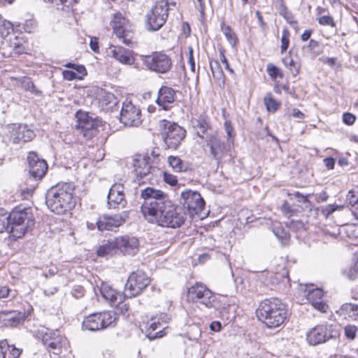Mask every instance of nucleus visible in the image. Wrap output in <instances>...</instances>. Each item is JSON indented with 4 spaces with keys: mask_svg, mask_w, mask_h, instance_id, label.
Segmentation results:
<instances>
[{
    "mask_svg": "<svg viewBox=\"0 0 358 358\" xmlns=\"http://www.w3.org/2000/svg\"><path fill=\"white\" fill-rule=\"evenodd\" d=\"M141 196L144 200L141 211L148 222L176 229L186 220L184 210L174 204L163 191L148 187L141 191Z\"/></svg>",
    "mask_w": 358,
    "mask_h": 358,
    "instance_id": "nucleus-1",
    "label": "nucleus"
},
{
    "mask_svg": "<svg viewBox=\"0 0 358 358\" xmlns=\"http://www.w3.org/2000/svg\"><path fill=\"white\" fill-rule=\"evenodd\" d=\"M73 182H60L50 188L45 196V203L53 213L62 215L71 210L76 203Z\"/></svg>",
    "mask_w": 358,
    "mask_h": 358,
    "instance_id": "nucleus-2",
    "label": "nucleus"
},
{
    "mask_svg": "<svg viewBox=\"0 0 358 358\" xmlns=\"http://www.w3.org/2000/svg\"><path fill=\"white\" fill-rule=\"evenodd\" d=\"M287 310L282 301L275 297L261 301L257 309V316L268 328H275L284 323Z\"/></svg>",
    "mask_w": 358,
    "mask_h": 358,
    "instance_id": "nucleus-3",
    "label": "nucleus"
},
{
    "mask_svg": "<svg viewBox=\"0 0 358 358\" xmlns=\"http://www.w3.org/2000/svg\"><path fill=\"white\" fill-rule=\"evenodd\" d=\"M187 298L193 302L199 303L207 308L224 309L227 303H222L210 289L201 282H196L187 290Z\"/></svg>",
    "mask_w": 358,
    "mask_h": 358,
    "instance_id": "nucleus-4",
    "label": "nucleus"
},
{
    "mask_svg": "<svg viewBox=\"0 0 358 358\" xmlns=\"http://www.w3.org/2000/svg\"><path fill=\"white\" fill-rule=\"evenodd\" d=\"M34 225V217L30 208H15L9 214L10 234L20 238Z\"/></svg>",
    "mask_w": 358,
    "mask_h": 358,
    "instance_id": "nucleus-5",
    "label": "nucleus"
},
{
    "mask_svg": "<svg viewBox=\"0 0 358 358\" xmlns=\"http://www.w3.org/2000/svg\"><path fill=\"white\" fill-rule=\"evenodd\" d=\"M162 139L169 149L176 150L186 135L184 128L176 122L162 120L159 122Z\"/></svg>",
    "mask_w": 358,
    "mask_h": 358,
    "instance_id": "nucleus-6",
    "label": "nucleus"
},
{
    "mask_svg": "<svg viewBox=\"0 0 358 358\" xmlns=\"http://www.w3.org/2000/svg\"><path fill=\"white\" fill-rule=\"evenodd\" d=\"M117 320V315L110 311L94 313L85 317L83 321V329L91 331H99L115 327Z\"/></svg>",
    "mask_w": 358,
    "mask_h": 358,
    "instance_id": "nucleus-7",
    "label": "nucleus"
},
{
    "mask_svg": "<svg viewBox=\"0 0 358 358\" xmlns=\"http://www.w3.org/2000/svg\"><path fill=\"white\" fill-rule=\"evenodd\" d=\"M141 62L146 69L160 74L167 73L173 66L171 57L163 51H156L148 55H142Z\"/></svg>",
    "mask_w": 358,
    "mask_h": 358,
    "instance_id": "nucleus-8",
    "label": "nucleus"
},
{
    "mask_svg": "<svg viewBox=\"0 0 358 358\" xmlns=\"http://www.w3.org/2000/svg\"><path fill=\"white\" fill-rule=\"evenodd\" d=\"M338 336L335 326L327 322L317 324L306 333V340L310 345L322 344Z\"/></svg>",
    "mask_w": 358,
    "mask_h": 358,
    "instance_id": "nucleus-9",
    "label": "nucleus"
},
{
    "mask_svg": "<svg viewBox=\"0 0 358 358\" xmlns=\"http://www.w3.org/2000/svg\"><path fill=\"white\" fill-rule=\"evenodd\" d=\"M169 1L160 0L156 2L152 10L147 14L148 29L157 31L165 24L169 15Z\"/></svg>",
    "mask_w": 358,
    "mask_h": 358,
    "instance_id": "nucleus-10",
    "label": "nucleus"
},
{
    "mask_svg": "<svg viewBox=\"0 0 358 358\" xmlns=\"http://www.w3.org/2000/svg\"><path fill=\"white\" fill-rule=\"evenodd\" d=\"M150 283V279L144 271L137 270L132 272L125 284V296L132 298L139 295Z\"/></svg>",
    "mask_w": 358,
    "mask_h": 358,
    "instance_id": "nucleus-11",
    "label": "nucleus"
},
{
    "mask_svg": "<svg viewBox=\"0 0 358 358\" xmlns=\"http://www.w3.org/2000/svg\"><path fill=\"white\" fill-rule=\"evenodd\" d=\"M42 342L50 353L59 355L68 344L66 338L58 330L48 328L41 331Z\"/></svg>",
    "mask_w": 358,
    "mask_h": 358,
    "instance_id": "nucleus-12",
    "label": "nucleus"
},
{
    "mask_svg": "<svg viewBox=\"0 0 358 358\" xmlns=\"http://www.w3.org/2000/svg\"><path fill=\"white\" fill-rule=\"evenodd\" d=\"M179 201L191 216L200 213L205 206V201L200 193L189 189L181 192Z\"/></svg>",
    "mask_w": 358,
    "mask_h": 358,
    "instance_id": "nucleus-13",
    "label": "nucleus"
},
{
    "mask_svg": "<svg viewBox=\"0 0 358 358\" xmlns=\"http://www.w3.org/2000/svg\"><path fill=\"white\" fill-rule=\"evenodd\" d=\"M120 120L125 126L138 127L142 122L141 111L131 101L126 100L122 103Z\"/></svg>",
    "mask_w": 358,
    "mask_h": 358,
    "instance_id": "nucleus-14",
    "label": "nucleus"
},
{
    "mask_svg": "<svg viewBox=\"0 0 358 358\" xmlns=\"http://www.w3.org/2000/svg\"><path fill=\"white\" fill-rule=\"evenodd\" d=\"M206 142L207 146L210 148V155L218 164L227 152L233 147L228 146V143L222 141L217 133L207 135Z\"/></svg>",
    "mask_w": 358,
    "mask_h": 358,
    "instance_id": "nucleus-15",
    "label": "nucleus"
},
{
    "mask_svg": "<svg viewBox=\"0 0 358 358\" xmlns=\"http://www.w3.org/2000/svg\"><path fill=\"white\" fill-rule=\"evenodd\" d=\"M301 289L304 292L307 301L321 313H326L328 305L323 300L324 292L322 289L314 287L313 285H301Z\"/></svg>",
    "mask_w": 358,
    "mask_h": 358,
    "instance_id": "nucleus-16",
    "label": "nucleus"
},
{
    "mask_svg": "<svg viewBox=\"0 0 358 358\" xmlns=\"http://www.w3.org/2000/svg\"><path fill=\"white\" fill-rule=\"evenodd\" d=\"M114 34L123 42L129 45L131 43L128 38L130 36V25L129 21L120 13L114 15L113 19L110 22Z\"/></svg>",
    "mask_w": 358,
    "mask_h": 358,
    "instance_id": "nucleus-17",
    "label": "nucleus"
},
{
    "mask_svg": "<svg viewBox=\"0 0 358 358\" xmlns=\"http://www.w3.org/2000/svg\"><path fill=\"white\" fill-rule=\"evenodd\" d=\"M78 129L85 138H90L96 134L98 121L90 117L86 113L79 112L77 113Z\"/></svg>",
    "mask_w": 358,
    "mask_h": 358,
    "instance_id": "nucleus-18",
    "label": "nucleus"
},
{
    "mask_svg": "<svg viewBox=\"0 0 358 358\" xmlns=\"http://www.w3.org/2000/svg\"><path fill=\"white\" fill-rule=\"evenodd\" d=\"M29 171L35 179H41L48 170V164L44 159H40L34 152H30L27 156Z\"/></svg>",
    "mask_w": 358,
    "mask_h": 358,
    "instance_id": "nucleus-19",
    "label": "nucleus"
},
{
    "mask_svg": "<svg viewBox=\"0 0 358 358\" xmlns=\"http://www.w3.org/2000/svg\"><path fill=\"white\" fill-rule=\"evenodd\" d=\"M117 250L124 255L134 256L139 250V240L129 235L117 237Z\"/></svg>",
    "mask_w": 358,
    "mask_h": 358,
    "instance_id": "nucleus-20",
    "label": "nucleus"
},
{
    "mask_svg": "<svg viewBox=\"0 0 358 358\" xmlns=\"http://www.w3.org/2000/svg\"><path fill=\"white\" fill-rule=\"evenodd\" d=\"M124 189V186L120 183H115L110 187L107 196L109 208H124L126 206Z\"/></svg>",
    "mask_w": 358,
    "mask_h": 358,
    "instance_id": "nucleus-21",
    "label": "nucleus"
},
{
    "mask_svg": "<svg viewBox=\"0 0 358 358\" xmlns=\"http://www.w3.org/2000/svg\"><path fill=\"white\" fill-rule=\"evenodd\" d=\"M9 140L13 143H22L31 141L35 137L34 131L27 125H15L9 127Z\"/></svg>",
    "mask_w": 358,
    "mask_h": 358,
    "instance_id": "nucleus-22",
    "label": "nucleus"
},
{
    "mask_svg": "<svg viewBox=\"0 0 358 358\" xmlns=\"http://www.w3.org/2000/svg\"><path fill=\"white\" fill-rule=\"evenodd\" d=\"M98 289L102 297L113 307H118L126 297L124 293L122 294L117 291L106 282H102Z\"/></svg>",
    "mask_w": 358,
    "mask_h": 358,
    "instance_id": "nucleus-23",
    "label": "nucleus"
},
{
    "mask_svg": "<svg viewBox=\"0 0 358 358\" xmlns=\"http://www.w3.org/2000/svg\"><path fill=\"white\" fill-rule=\"evenodd\" d=\"M125 222V215L123 214H115L113 216H100L96 221L97 228L100 231L114 230Z\"/></svg>",
    "mask_w": 358,
    "mask_h": 358,
    "instance_id": "nucleus-24",
    "label": "nucleus"
},
{
    "mask_svg": "<svg viewBox=\"0 0 358 358\" xmlns=\"http://www.w3.org/2000/svg\"><path fill=\"white\" fill-rule=\"evenodd\" d=\"M108 56L115 59L123 64L132 65L134 58L132 51L120 46H111L107 51Z\"/></svg>",
    "mask_w": 358,
    "mask_h": 358,
    "instance_id": "nucleus-25",
    "label": "nucleus"
},
{
    "mask_svg": "<svg viewBox=\"0 0 358 358\" xmlns=\"http://www.w3.org/2000/svg\"><path fill=\"white\" fill-rule=\"evenodd\" d=\"M176 100V91L167 86H162L159 92L156 100L157 104L163 110H167Z\"/></svg>",
    "mask_w": 358,
    "mask_h": 358,
    "instance_id": "nucleus-26",
    "label": "nucleus"
},
{
    "mask_svg": "<svg viewBox=\"0 0 358 358\" xmlns=\"http://www.w3.org/2000/svg\"><path fill=\"white\" fill-rule=\"evenodd\" d=\"M149 157L143 155H136L133 158V166L134 172L138 177L143 178L148 175L150 171L151 166L149 164Z\"/></svg>",
    "mask_w": 358,
    "mask_h": 358,
    "instance_id": "nucleus-27",
    "label": "nucleus"
},
{
    "mask_svg": "<svg viewBox=\"0 0 358 358\" xmlns=\"http://www.w3.org/2000/svg\"><path fill=\"white\" fill-rule=\"evenodd\" d=\"M22 320L21 313L16 310L1 311L0 322L7 327H17Z\"/></svg>",
    "mask_w": 358,
    "mask_h": 358,
    "instance_id": "nucleus-28",
    "label": "nucleus"
},
{
    "mask_svg": "<svg viewBox=\"0 0 358 358\" xmlns=\"http://www.w3.org/2000/svg\"><path fill=\"white\" fill-rule=\"evenodd\" d=\"M192 124L197 135L202 138H204V134L210 129L209 117L205 114H201L197 118L194 119Z\"/></svg>",
    "mask_w": 358,
    "mask_h": 358,
    "instance_id": "nucleus-29",
    "label": "nucleus"
},
{
    "mask_svg": "<svg viewBox=\"0 0 358 358\" xmlns=\"http://www.w3.org/2000/svg\"><path fill=\"white\" fill-rule=\"evenodd\" d=\"M0 351L3 358H18L22 352L13 345H9L6 339L0 341Z\"/></svg>",
    "mask_w": 358,
    "mask_h": 358,
    "instance_id": "nucleus-30",
    "label": "nucleus"
},
{
    "mask_svg": "<svg viewBox=\"0 0 358 358\" xmlns=\"http://www.w3.org/2000/svg\"><path fill=\"white\" fill-rule=\"evenodd\" d=\"M99 103L103 109L112 110L117 103V99L115 96L109 92L101 91L100 94Z\"/></svg>",
    "mask_w": 358,
    "mask_h": 358,
    "instance_id": "nucleus-31",
    "label": "nucleus"
},
{
    "mask_svg": "<svg viewBox=\"0 0 358 358\" xmlns=\"http://www.w3.org/2000/svg\"><path fill=\"white\" fill-rule=\"evenodd\" d=\"M302 52L304 57L314 59L322 52V50L319 43L311 39L308 45L303 46Z\"/></svg>",
    "mask_w": 358,
    "mask_h": 358,
    "instance_id": "nucleus-32",
    "label": "nucleus"
},
{
    "mask_svg": "<svg viewBox=\"0 0 358 358\" xmlns=\"http://www.w3.org/2000/svg\"><path fill=\"white\" fill-rule=\"evenodd\" d=\"M167 162L169 165L175 172H184L186 171L188 169L187 164L184 162L180 157L177 156H169L168 157Z\"/></svg>",
    "mask_w": 358,
    "mask_h": 358,
    "instance_id": "nucleus-33",
    "label": "nucleus"
},
{
    "mask_svg": "<svg viewBox=\"0 0 358 358\" xmlns=\"http://www.w3.org/2000/svg\"><path fill=\"white\" fill-rule=\"evenodd\" d=\"M117 250V238L114 240L108 241L107 243L101 245L97 250V255L100 257H103L108 255H113L115 253Z\"/></svg>",
    "mask_w": 358,
    "mask_h": 358,
    "instance_id": "nucleus-34",
    "label": "nucleus"
},
{
    "mask_svg": "<svg viewBox=\"0 0 358 358\" xmlns=\"http://www.w3.org/2000/svg\"><path fill=\"white\" fill-rule=\"evenodd\" d=\"M341 310L352 320H358V304L344 303L342 305Z\"/></svg>",
    "mask_w": 358,
    "mask_h": 358,
    "instance_id": "nucleus-35",
    "label": "nucleus"
},
{
    "mask_svg": "<svg viewBox=\"0 0 358 358\" xmlns=\"http://www.w3.org/2000/svg\"><path fill=\"white\" fill-rule=\"evenodd\" d=\"M284 65L289 69L292 76H296L300 72L301 64L294 61L290 55H287L282 59Z\"/></svg>",
    "mask_w": 358,
    "mask_h": 358,
    "instance_id": "nucleus-36",
    "label": "nucleus"
},
{
    "mask_svg": "<svg viewBox=\"0 0 358 358\" xmlns=\"http://www.w3.org/2000/svg\"><path fill=\"white\" fill-rule=\"evenodd\" d=\"M20 26L22 27L25 32L31 33L36 29L37 24L32 15H27V17L24 20V22L17 23V27H20Z\"/></svg>",
    "mask_w": 358,
    "mask_h": 358,
    "instance_id": "nucleus-37",
    "label": "nucleus"
},
{
    "mask_svg": "<svg viewBox=\"0 0 358 358\" xmlns=\"http://www.w3.org/2000/svg\"><path fill=\"white\" fill-rule=\"evenodd\" d=\"M264 102L267 110L269 112L276 111L280 105V102L274 99L271 92L265 95Z\"/></svg>",
    "mask_w": 358,
    "mask_h": 358,
    "instance_id": "nucleus-38",
    "label": "nucleus"
},
{
    "mask_svg": "<svg viewBox=\"0 0 358 358\" xmlns=\"http://www.w3.org/2000/svg\"><path fill=\"white\" fill-rule=\"evenodd\" d=\"M273 234L280 241L282 245H286L288 243L289 235V233L282 227H275L273 229Z\"/></svg>",
    "mask_w": 358,
    "mask_h": 358,
    "instance_id": "nucleus-39",
    "label": "nucleus"
},
{
    "mask_svg": "<svg viewBox=\"0 0 358 358\" xmlns=\"http://www.w3.org/2000/svg\"><path fill=\"white\" fill-rule=\"evenodd\" d=\"M7 231L10 233L9 215L3 208L0 209V233Z\"/></svg>",
    "mask_w": 358,
    "mask_h": 358,
    "instance_id": "nucleus-40",
    "label": "nucleus"
},
{
    "mask_svg": "<svg viewBox=\"0 0 358 358\" xmlns=\"http://www.w3.org/2000/svg\"><path fill=\"white\" fill-rule=\"evenodd\" d=\"M210 69L215 79L222 80L224 78V73L217 60L210 62Z\"/></svg>",
    "mask_w": 358,
    "mask_h": 358,
    "instance_id": "nucleus-41",
    "label": "nucleus"
},
{
    "mask_svg": "<svg viewBox=\"0 0 358 358\" xmlns=\"http://www.w3.org/2000/svg\"><path fill=\"white\" fill-rule=\"evenodd\" d=\"M222 31L223 32L224 35L231 45L234 47L237 42V38L235 33L231 30V27L229 26L223 25L222 27Z\"/></svg>",
    "mask_w": 358,
    "mask_h": 358,
    "instance_id": "nucleus-42",
    "label": "nucleus"
},
{
    "mask_svg": "<svg viewBox=\"0 0 358 358\" xmlns=\"http://www.w3.org/2000/svg\"><path fill=\"white\" fill-rule=\"evenodd\" d=\"M224 127L227 135V142L228 143V146H233L235 133L231 121L226 120L224 123Z\"/></svg>",
    "mask_w": 358,
    "mask_h": 358,
    "instance_id": "nucleus-43",
    "label": "nucleus"
},
{
    "mask_svg": "<svg viewBox=\"0 0 358 358\" xmlns=\"http://www.w3.org/2000/svg\"><path fill=\"white\" fill-rule=\"evenodd\" d=\"M357 334L358 327L357 326L348 324L344 327V336L348 340H354Z\"/></svg>",
    "mask_w": 358,
    "mask_h": 358,
    "instance_id": "nucleus-44",
    "label": "nucleus"
},
{
    "mask_svg": "<svg viewBox=\"0 0 358 358\" xmlns=\"http://www.w3.org/2000/svg\"><path fill=\"white\" fill-rule=\"evenodd\" d=\"M290 33L287 28H284L282 31L280 51L283 53L287 51L289 45Z\"/></svg>",
    "mask_w": 358,
    "mask_h": 358,
    "instance_id": "nucleus-45",
    "label": "nucleus"
},
{
    "mask_svg": "<svg viewBox=\"0 0 358 358\" xmlns=\"http://www.w3.org/2000/svg\"><path fill=\"white\" fill-rule=\"evenodd\" d=\"M266 71L268 76L272 79H276L278 77L282 78L284 77L283 72L273 64H268L266 66Z\"/></svg>",
    "mask_w": 358,
    "mask_h": 358,
    "instance_id": "nucleus-46",
    "label": "nucleus"
},
{
    "mask_svg": "<svg viewBox=\"0 0 358 358\" xmlns=\"http://www.w3.org/2000/svg\"><path fill=\"white\" fill-rule=\"evenodd\" d=\"M343 207L342 205L329 204L322 207L321 213L324 217H328L335 211L342 210Z\"/></svg>",
    "mask_w": 358,
    "mask_h": 358,
    "instance_id": "nucleus-47",
    "label": "nucleus"
},
{
    "mask_svg": "<svg viewBox=\"0 0 358 358\" xmlns=\"http://www.w3.org/2000/svg\"><path fill=\"white\" fill-rule=\"evenodd\" d=\"M22 85L25 90L29 91L33 94H38L41 93L38 90L36 89L34 83L29 78H24L22 82Z\"/></svg>",
    "mask_w": 358,
    "mask_h": 358,
    "instance_id": "nucleus-48",
    "label": "nucleus"
},
{
    "mask_svg": "<svg viewBox=\"0 0 358 358\" xmlns=\"http://www.w3.org/2000/svg\"><path fill=\"white\" fill-rule=\"evenodd\" d=\"M346 202L355 206L358 203V191L350 190L346 195Z\"/></svg>",
    "mask_w": 358,
    "mask_h": 358,
    "instance_id": "nucleus-49",
    "label": "nucleus"
},
{
    "mask_svg": "<svg viewBox=\"0 0 358 358\" xmlns=\"http://www.w3.org/2000/svg\"><path fill=\"white\" fill-rule=\"evenodd\" d=\"M318 23L322 26L335 27L336 23L330 15H322L318 18Z\"/></svg>",
    "mask_w": 358,
    "mask_h": 358,
    "instance_id": "nucleus-50",
    "label": "nucleus"
},
{
    "mask_svg": "<svg viewBox=\"0 0 358 358\" xmlns=\"http://www.w3.org/2000/svg\"><path fill=\"white\" fill-rule=\"evenodd\" d=\"M71 295L76 299H80L85 295V289L81 285H74L71 291Z\"/></svg>",
    "mask_w": 358,
    "mask_h": 358,
    "instance_id": "nucleus-51",
    "label": "nucleus"
},
{
    "mask_svg": "<svg viewBox=\"0 0 358 358\" xmlns=\"http://www.w3.org/2000/svg\"><path fill=\"white\" fill-rule=\"evenodd\" d=\"M62 75L64 78L67 80H81V76H78L74 71L64 70Z\"/></svg>",
    "mask_w": 358,
    "mask_h": 358,
    "instance_id": "nucleus-52",
    "label": "nucleus"
},
{
    "mask_svg": "<svg viewBox=\"0 0 358 358\" xmlns=\"http://www.w3.org/2000/svg\"><path fill=\"white\" fill-rule=\"evenodd\" d=\"M164 180L171 186L176 185L178 182L177 177L167 172L164 173Z\"/></svg>",
    "mask_w": 358,
    "mask_h": 358,
    "instance_id": "nucleus-53",
    "label": "nucleus"
},
{
    "mask_svg": "<svg viewBox=\"0 0 358 358\" xmlns=\"http://www.w3.org/2000/svg\"><path fill=\"white\" fill-rule=\"evenodd\" d=\"M220 59L222 64H224L225 69L231 74L234 73V69H231L229 64L228 60L224 55V50H220Z\"/></svg>",
    "mask_w": 358,
    "mask_h": 358,
    "instance_id": "nucleus-54",
    "label": "nucleus"
},
{
    "mask_svg": "<svg viewBox=\"0 0 358 358\" xmlns=\"http://www.w3.org/2000/svg\"><path fill=\"white\" fill-rule=\"evenodd\" d=\"M356 117L350 113H345L343 115V121L347 125H352L355 122Z\"/></svg>",
    "mask_w": 358,
    "mask_h": 358,
    "instance_id": "nucleus-55",
    "label": "nucleus"
},
{
    "mask_svg": "<svg viewBox=\"0 0 358 358\" xmlns=\"http://www.w3.org/2000/svg\"><path fill=\"white\" fill-rule=\"evenodd\" d=\"M74 71L76 72L78 76H81V79L87 75V70L83 65L77 64L74 68Z\"/></svg>",
    "mask_w": 358,
    "mask_h": 358,
    "instance_id": "nucleus-56",
    "label": "nucleus"
},
{
    "mask_svg": "<svg viewBox=\"0 0 358 358\" xmlns=\"http://www.w3.org/2000/svg\"><path fill=\"white\" fill-rule=\"evenodd\" d=\"M290 195L296 199L297 201L300 203H306L308 201L307 196L301 194L299 192H294L293 194Z\"/></svg>",
    "mask_w": 358,
    "mask_h": 358,
    "instance_id": "nucleus-57",
    "label": "nucleus"
},
{
    "mask_svg": "<svg viewBox=\"0 0 358 358\" xmlns=\"http://www.w3.org/2000/svg\"><path fill=\"white\" fill-rule=\"evenodd\" d=\"M319 60L323 62L324 64H328L331 67H333L336 64V58L334 57H320Z\"/></svg>",
    "mask_w": 358,
    "mask_h": 358,
    "instance_id": "nucleus-58",
    "label": "nucleus"
},
{
    "mask_svg": "<svg viewBox=\"0 0 358 358\" xmlns=\"http://www.w3.org/2000/svg\"><path fill=\"white\" fill-rule=\"evenodd\" d=\"M325 166L329 169H334L335 165V159L333 157H327L324 159Z\"/></svg>",
    "mask_w": 358,
    "mask_h": 358,
    "instance_id": "nucleus-59",
    "label": "nucleus"
},
{
    "mask_svg": "<svg viewBox=\"0 0 358 358\" xmlns=\"http://www.w3.org/2000/svg\"><path fill=\"white\" fill-rule=\"evenodd\" d=\"M92 50L94 52H99V42L96 38H92L90 43Z\"/></svg>",
    "mask_w": 358,
    "mask_h": 358,
    "instance_id": "nucleus-60",
    "label": "nucleus"
},
{
    "mask_svg": "<svg viewBox=\"0 0 358 358\" xmlns=\"http://www.w3.org/2000/svg\"><path fill=\"white\" fill-rule=\"evenodd\" d=\"M210 329L212 331L218 332L222 329V324L218 321H214L210 324Z\"/></svg>",
    "mask_w": 358,
    "mask_h": 358,
    "instance_id": "nucleus-61",
    "label": "nucleus"
},
{
    "mask_svg": "<svg viewBox=\"0 0 358 358\" xmlns=\"http://www.w3.org/2000/svg\"><path fill=\"white\" fill-rule=\"evenodd\" d=\"M10 289L7 286L0 287V299L8 296Z\"/></svg>",
    "mask_w": 358,
    "mask_h": 358,
    "instance_id": "nucleus-62",
    "label": "nucleus"
},
{
    "mask_svg": "<svg viewBox=\"0 0 358 358\" xmlns=\"http://www.w3.org/2000/svg\"><path fill=\"white\" fill-rule=\"evenodd\" d=\"M343 274H345L346 276L350 279V280H355L357 278L358 276V273H355V271H352V272H350V268L348 270H343Z\"/></svg>",
    "mask_w": 358,
    "mask_h": 358,
    "instance_id": "nucleus-63",
    "label": "nucleus"
},
{
    "mask_svg": "<svg viewBox=\"0 0 358 358\" xmlns=\"http://www.w3.org/2000/svg\"><path fill=\"white\" fill-rule=\"evenodd\" d=\"M281 210L287 215H291L292 209L287 201L282 206Z\"/></svg>",
    "mask_w": 358,
    "mask_h": 358,
    "instance_id": "nucleus-64",
    "label": "nucleus"
}]
</instances>
